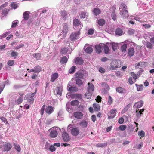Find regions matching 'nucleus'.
I'll return each instance as SVG.
<instances>
[{
	"mask_svg": "<svg viewBox=\"0 0 154 154\" xmlns=\"http://www.w3.org/2000/svg\"><path fill=\"white\" fill-rule=\"evenodd\" d=\"M36 93V92L33 93H29L26 94L25 97L24 99L25 100H31V101H32V102L34 101V99L32 98L34 96L35 94Z\"/></svg>",
	"mask_w": 154,
	"mask_h": 154,
	"instance_id": "9",
	"label": "nucleus"
},
{
	"mask_svg": "<svg viewBox=\"0 0 154 154\" xmlns=\"http://www.w3.org/2000/svg\"><path fill=\"white\" fill-rule=\"evenodd\" d=\"M23 100V98L21 97H19L18 99L17 100L16 103L18 104H20L21 103Z\"/></svg>",
	"mask_w": 154,
	"mask_h": 154,
	"instance_id": "49",
	"label": "nucleus"
},
{
	"mask_svg": "<svg viewBox=\"0 0 154 154\" xmlns=\"http://www.w3.org/2000/svg\"><path fill=\"white\" fill-rule=\"evenodd\" d=\"M69 90L71 91H76L78 90V88L75 87H70L69 88Z\"/></svg>",
	"mask_w": 154,
	"mask_h": 154,
	"instance_id": "59",
	"label": "nucleus"
},
{
	"mask_svg": "<svg viewBox=\"0 0 154 154\" xmlns=\"http://www.w3.org/2000/svg\"><path fill=\"white\" fill-rule=\"evenodd\" d=\"M61 16L62 18L65 20L67 17V14L64 10H62L60 12Z\"/></svg>",
	"mask_w": 154,
	"mask_h": 154,
	"instance_id": "19",
	"label": "nucleus"
},
{
	"mask_svg": "<svg viewBox=\"0 0 154 154\" xmlns=\"http://www.w3.org/2000/svg\"><path fill=\"white\" fill-rule=\"evenodd\" d=\"M143 102L142 101H140L135 103L134 106L137 108H139L142 107L143 105Z\"/></svg>",
	"mask_w": 154,
	"mask_h": 154,
	"instance_id": "22",
	"label": "nucleus"
},
{
	"mask_svg": "<svg viewBox=\"0 0 154 154\" xmlns=\"http://www.w3.org/2000/svg\"><path fill=\"white\" fill-rule=\"evenodd\" d=\"M24 45V44L22 43L19 44L17 46L15 47V49L16 50H18L22 47H23Z\"/></svg>",
	"mask_w": 154,
	"mask_h": 154,
	"instance_id": "58",
	"label": "nucleus"
},
{
	"mask_svg": "<svg viewBox=\"0 0 154 154\" xmlns=\"http://www.w3.org/2000/svg\"><path fill=\"white\" fill-rule=\"evenodd\" d=\"M14 60H10L8 61L7 64L9 66H12L14 64Z\"/></svg>",
	"mask_w": 154,
	"mask_h": 154,
	"instance_id": "57",
	"label": "nucleus"
},
{
	"mask_svg": "<svg viewBox=\"0 0 154 154\" xmlns=\"http://www.w3.org/2000/svg\"><path fill=\"white\" fill-rule=\"evenodd\" d=\"M79 101L76 100L72 101L70 102L71 105L73 106H75L79 105Z\"/></svg>",
	"mask_w": 154,
	"mask_h": 154,
	"instance_id": "36",
	"label": "nucleus"
},
{
	"mask_svg": "<svg viewBox=\"0 0 154 154\" xmlns=\"http://www.w3.org/2000/svg\"><path fill=\"white\" fill-rule=\"evenodd\" d=\"M117 44L115 43L112 44V48L114 51H115L117 48Z\"/></svg>",
	"mask_w": 154,
	"mask_h": 154,
	"instance_id": "61",
	"label": "nucleus"
},
{
	"mask_svg": "<svg viewBox=\"0 0 154 154\" xmlns=\"http://www.w3.org/2000/svg\"><path fill=\"white\" fill-rule=\"evenodd\" d=\"M80 34V31L77 32H74L72 33L70 35V38L71 41H74L79 38Z\"/></svg>",
	"mask_w": 154,
	"mask_h": 154,
	"instance_id": "4",
	"label": "nucleus"
},
{
	"mask_svg": "<svg viewBox=\"0 0 154 154\" xmlns=\"http://www.w3.org/2000/svg\"><path fill=\"white\" fill-rule=\"evenodd\" d=\"M116 90L117 92L122 94H124L127 92V90L120 87H117Z\"/></svg>",
	"mask_w": 154,
	"mask_h": 154,
	"instance_id": "12",
	"label": "nucleus"
},
{
	"mask_svg": "<svg viewBox=\"0 0 154 154\" xmlns=\"http://www.w3.org/2000/svg\"><path fill=\"white\" fill-rule=\"evenodd\" d=\"M76 77V83L79 86L82 85L83 83L82 80L84 74L81 71H78L75 74Z\"/></svg>",
	"mask_w": 154,
	"mask_h": 154,
	"instance_id": "2",
	"label": "nucleus"
},
{
	"mask_svg": "<svg viewBox=\"0 0 154 154\" xmlns=\"http://www.w3.org/2000/svg\"><path fill=\"white\" fill-rule=\"evenodd\" d=\"M11 7L12 9H15L17 8L18 5L16 2H13L11 3Z\"/></svg>",
	"mask_w": 154,
	"mask_h": 154,
	"instance_id": "37",
	"label": "nucleus"
},
{
	"mask_svg": "<svg viewBox=\"0 0 154 154\" xmlns=\"http://www.w3.org/2000/svg\"><path fill=\"white\" fill-rule=\"evenodd\" d=\"M12 144L10 142L6 143L4 144L1 148H3V151L8 152L10 151L12 148Z\"/></svg>",
	"mask_w": 154,
	"mask_h": 154,
	"instance_id": "5",
	"label": "nucleus"
},
{
	"mask_svg": "<svg viewBox=\"0 0 154 154\" xmlns=\"http://www.w3.org/2000/svg\"><path fill=\"white\" fill-rule=\"evenodd\" d=\"M138 135L139 136L143 137L145 136V133L143 130L140 131L138 132Z\"/></svg>",
	"mask_w": 154,
	"mask_h": 154,
	"instance_id": "44",
	"label": "nucleus"
},
{
	"mask_svg": "<svg viewBox=\"0 0 154 154\" xmlns=\"http://www.w3.org/2000/svg\"><path fill=\"white\" fill-rule=\"evenodd\" d=\"M75 67L74 66H72L69 70V73H74L75 70Z\"/></svg>",
	"mask_w": 154,
	"mask_h": 154,
	"instance_id": "45",
	"label": "nucleus"
},
{
	"mask_svg": "<svg viewBox=\"0 0 154 154\" xmlns=\"http://www.w3.org/2000/svg\"><path fill=\"white\" fill-rule=\"evenodd\" d=\"M45 108V104L44 105L41 109L40 110V112L41 115H43L44 113V111Z\"/></svg>",
	"mask_w": 154,
	"mask_h": 154,
	"instance_id": "48",
	"label": "nucleus"
},
{
	"mask_svg": "<svg viewBox=\"0 0 154 154\" xmlns=\"http://www.w3.org/2000/svg\"><path fill=\"white\" fill-rule=\"evenodd\" d=\"M134 53V49L131 47L128 50V55L130 57L133 56Z\"/></svg>",
	"mask_w": 154,
	"mask_h": 154,
	"instance_id": "20",
	"label": "nucleus"
},
{
	"mask_svg": "<svg viewBox=\"0 0 154 154\" xmlns=\"http://www.w3.org/2000/svg\"><path fill=\"white\" fill-rule=\"evenodd\" d=\"M93 12L95 15L97 16L101 13V11L98 8H95L93 9Z\"/></svg>",
	"mask_w": 154,
	"mask_h": 154,
	"instance_id": "18",
	"label": "nucleus"
},
{
	"mask_svg": "<svg viewBox=\"0 0 154 154\" xmlns=\"http://www.w3.org/2000/svg\"><path fill=\"white\" fill-rule=\"evenodd\" d=\"M93 107L94 110L96 111H99L100 110V106L98 104L94 103L93 104Z\"/></svg>",
	"mask_w": 154,
	"mask_h": 154,
	"instance_id": "27",
	"label": "nucleus"
},
{
	"mask_svg": "<svg viewBox=\"0 0 154 154\" xmlns=\"http://www.w3.org/2000/svg\"><path fill=\"white\" fill-rule=\"evenodd\" d=\"M135 86L137 87V91H142L143 88V86L142 84H140V85L137 84H135Z\"/></svg>",
	"mask_w": 154,
	"mask_h": 154,
	"instance_id": "26",
	"label": "nucleus"
},
{
	"mask_svg": "<svg viewBox=\"0 0 154 154\" xmlns=\"http://www.w3.org/2000/svg\"><path fill=\"white\" fill-rule=\"evenodd\" d=\"M145 45L146 47L148 48L152 49L153 48V45L150 42L146 43Z\"/></svg>",
	"mask_w": 154,
	"mask_h": 154,
	"instance_id": "42",
	"label": "nucleus"
},
{
	"mask_svg": "<svg viewBox=\"0 0 154 154\" xmlns=\"http://www.w3.org/2000/svg\"><path fill=\"white\" fill-rule=\"evenodd\" d=\"M33 56L34 58H35L37 60H39L41 57V54L39 53H35L33 54Z\"/></svg>",
	"mask_w": 154,
	"mask_h": 154,
	"instance_id": "40",
	"label": "nucleus"
},
{
	"mask_svg": "<svg viewBox=\"0 0 154 154\" xmlns=\"http://www.w3.org/2000/svg\"><path fill=\"white\" fill-rule=\"evenodd\" d=\"M27 70L29 72L39 73L42 71V68L39 65H37L33 69L29 70L27 69Z\"/></svg>",
	"mask_w": 154,
	"mask_h": 154,
	"instance_id": "6",
	"label": "nucleus"
},
{
	"mask_svg": "<svg viewBox=\"0 0 154 154\" xmlns=\"http://www.w3.org/2000/svg\"><path fill=\"white\" fill-rule=\"evenodd\" d=\"M92 93L91 92H88L85 94V97L88 99H90L91 98L92 96Z\"/></svg>",
	"mask_w": 154,
	"mask_h": 154,
	"instance_id": "41",
	"label": "nucleus"
},
{
	"mask_svg": "<svg viewBox=\"0 0 154 154\" xmlns=\"http://www.w3.org/2000/svg\"><path fill=\"white\" fill-rule=\"evenodd\" d=\"M54 110V107L49 106H47L45 109V112L49 115H50L53 113Z\"/></svg>",
	"mask_w": 154,
	"mask_h": 154,
	"instance_id": "11",
	"label": "nucleus"
},
{
	"mask_svg": "<svg viewBox=\"0 0 154 154\" xmlns=\"http://www.w3.org/2000/svg\"><path fill=\"white\" fill-rule=\"evenodd\" d=\"M9 10L8 9L5 8L2 11V14L5 16H6L8 14Z\"/></svg>",
	"mask_w": 154,
	"mask_h": 154,
	"instance_id": "43",
	"label": "nucleus"
},
{
	"mask_svg": "<svg viewBox=\"0 0 154 154\" xmlns=\"http://www.w3.org/2000/svg\"><path fill=\"white\" fill-rule=\"evenodd\" d=\"M113 99L110 96H109L108 97V103L110 105L113 102Z\"/></svg>",
	"mask_w": 154,
	"mask_h": 154,
	"instance_id": "54",
	"label": "nucleus"
},
{
	"mask_svg": "<svg viewBox=\"0 0 154 154\" xmlns=\"http://www.w3.org/2000/svg\"><path fill=\"white\" fill-rule=\"evenodd\" d=\"M97 23L99 26H101L105 24V21L103 19L101 18L98 20Z\"/></svg>",
	"mask_w": 154,
	"mask_h": 154,
	"instance_id": "29",
	"label": "nucleus"
},
{
	"mask_svg": "<svg viewBox=\"0 0 154 154\" xmlns=\"http://www.w3.org/2000/svg\"><path fill=\"white\" fill-rule=\"evenodd\" d=\"M94 32V30L92 29H90L88 31V34L89 35H92Z\"/></svg>",
	"mask_w": 154,
	"mask_h": 154,
	"instance_id": "60",
	"label": "nucleus"
},
{
	"mask_svg": "<svg viewBox=\"0 0 154 154\" xmlns=\"http://www.w3.org/2000/svg\"><path fill=\"white\" fill-rule=\"evenodd\" d=\"M116 109H112L110 112L111 115L108 116V119H110L114 118L116 116Z\"/></svg>",
	"mask_w": 154,
	"mask_h": 154,
	"instance_id": "16",
	"label": "nucleus"
},
{
	"mask_svg": "<svg viewBox=\"0 0 154 154\" xmlns=\"http://www.w3.org/2000/svg\"><path fill=\"white\" fill-rule=\"evenodd\" d=\"M79 131H80L78 128H74L72 129L71 133L73 135L76 136L79 134Z\"/></svg>",
	"mask_w": 154,
	"mask_h": 154,
	"instance_id": "14",
	"label": "nucleus"
},
{
	"mask_svg": "<svg viewBox=\"0 0 154 154\" xmlns=\"http://www.w3.org/2000/svg\"><path fill=\"white\" fill-rule=\"evenodd\" d=\"M123 32L122 29H117L115 31V33L116 35H121Z\"/></svg>",
	"mask_w": 154,
	"mask_h": 154,
	"instance_id": "35",
	"label": "nucleus"
},
{
	"mask_svg": "<svg viewBox=\"0 0 154 154\" xmlns=\"http://www.w3.org/2000/svg\"><path fill=\"white\" fill-rule=\"evenodd\" d=\"M87 15L86 12H82L80 16V18H85L87 17Z\"/></svg>",
	"mask_w": 154,
	"mask_h": 154,
	"instance_id": "51",
	"label": "nucleus"
},
{
	"mask_svg": "<svg viewBox=\"0 0 154 154\" xmlns=\"http://www.w3.org/2000/svg\"><path fill=\"white\" fill-rule=\"evenodd\" d=\"M58 77V75L57 73L53 74L50 79V81L52 82H54Z\"/></svg>",
	"mask_w": 154,
	"mask_h": 154,
	"instance_id": "23",
	"label": "nucleus"
},
{
	"mask_svg": "<svg viewBox=\"0 0 154 154\" xmlns=\"http://www.w3.org/2000/svg\"><path fill=\"white\" fill-rule=\"evenodd\" d=\"M103 48L104 49V53L106 54H108L109 51V48L108 46L107 45H104L103 47Z\"/></svg>",
	"mask_w": 154,
	"mask_h": 154,
	"instance_id": "39",
	"label": "nucleus"
},
{
	"mask_svg": "<svg viewBox=\"0 0 154 154\" xmlns=\"http://www.w3.org/2000/svg\"><path fill=\"white\" fill-rule=\"evenodd\" d=\"M127 9V6L125 4L122 3L121 4L119 8L120 14L123 18H125L129 16Z\"/></svg>",
	"mask_w": 154,
	"mask_h": 154,
	"instance_id": "1",
	"label": "nucleus"
},
{
	"mask_svg": "<svg viewBox=\"0 0 154 154\" xmlns=\"http://www.w3.org/2000/svg\"><path fill=\"white\" fill-rule=\"evenodd\" d=\"M88 92H91L92 93L94 90V86L92 83H88Z\"/></svg>",
	"mask_w": 154,
	"mask_h": 154,
	"instance_id": "17",
	"label": "nucleus"
},
{
	"mask_svg": "<svg viewBox=\"0 0 154 154\" xmlns=\"http://www.w3.org/2000/svg\"><path fill=\"white\" fill-rule=\"evenodd\" d=\"M53 128L50 129L51 132L49 134V136L51 138H56L58 135V132L57 131L54 130Z\"/></svg>",
	"mask_w": 154,
	"mask_h": 154,
	"instance_id": "7",
	"label": "nucleus"
},
{
	"mask_svg": "<svg viewBox=\"0 0 154 154\" xmlns=\"http://www.w3.org/2000/svg\"><path fill=\"white\" fill-rule=\"evenodd\" d=\"M121 61L117 60H113L110 63V69L114 70L116 68H119L121 66Z\"/></svg>",
	"mask_w": 154,
	"mask_h": 154,
	"instance_id": "3",
	"label": "nucleus"
},
{
	"mask_svg": "<svg viewBox=\"0 0 154 154\" xmlns=\"http://www.w3.org/2000/svg\"><path fill=\"white\" fill-rule=\"evenodd\" d=\"M131 107V105L130 104H128L125 107L124 109L123 110L122 112V113H124V112H126L128 109H129Z\"/></svg>",
	"mask_w": 154,
	"mask_h": 154,
	"instance_id": "46",
	"label": "nucleus"
},
{
	"mask_svg": "<svg viewBox=\"0 0 154 154\" xmlns=\"http://www.w3.org/2000/svg\"><path fill=\"white\" fill-rule=\"evenodd\" d=\"M107 145V143H98L96 145V146L98 147H103Z\"/></svg>",
	"mask_w": 154,
	"mask_h": 154,
	"instance_id": "38",
	"label": "nucleus"
},
{
	"mask_svg": "<svg viewBox=\"0 0 154 154\" xmlns=\"http://www.w3.org/2000/svg\"><path fill=\"white\" fill-rule=\"evenodd\" d=\"M83 60L80 57H77L75 60V63L81 65L83 63Z\"/></svg>",
	"mask_w": 154,
	"mask_h": 154,
	"instance_id": "21",
	"label": "nucleus"
},
{
	"mask_svg": "<svg viewBox=\"0 0 154 154\" xmlns=\"http://www.w3.org/2000/svg\"><path fill=\"white\" fill-rule=\"evenodd\" d=\"M28 12L27 11H26L23 13V17L25 20H28L29 17V14Z\"/></svg>",
	"mask_w": 154,
	"mask_h": 154,
	"instance_id": "30",
	"label": "nucleus"
},
{
	"mask_svg": "<svg viewBox=\"0 0 154 154\" xmlns=\"http://www.w3.org/2000/svg\"><path fill=\"white\" fill-rule=\"evenodd\" d=\"M63 139L64 142L69 141L71 139L69 135L66 132L64 131L62 134Z\"/></svg>",
	"mask_w": 154,
	"mask_h": 154,
	"instance_id": "8",
	"label": "nucleus"
},
{
	"mask_svg": "<svg viewBox=\"0 0 154 154\" xmlns=\"http://www.w3.org/2000/svg\"><path fill=\"white\" fill-rule=\"evenodd\" d=\"M0 119H1V120L4 123H5V124H8V122L5 118L3 117H0Z\"/></svg>",
	"mask_w": 154,
	"mask_h": 154,
	"instance_id": "55",
	"label": "nucleus"
},
{
	"mask_svg": "<svg viewBox=\"0 0 154 154\" xmlns=\"http://www.w3.org/2000/svg\"><path fill=\"white\" fill-rule=\"evenodd\" d=\"M95 48L96 51L97 53L100 54L101 52L102 48L101 46L99 45H96Z\"/></svg>",
	"mask_w": 154,
	"mask_h": 154,
	"instance_id": "24",
	"label": "nucleus"
},
{
	"mask_svg": "<svg viewBox=\"0 0 154 154\" xmlns=\"http://www.w3.org/2000/svg\"><path fill=\"white\" fill-rule=\"evenodd\" d=\"M127 47V45L126 44H124L122 45L120 48L122 52H125Z\"/></svg>",
	"mask_w": 154,
	"mask_h": 154,
	"instance_id": "33",
	"label": "nucleus"
},
{
	"mask_svg": "<svg viewBox=\"0 0 154 154\" xmlns=\"http://www.w3.org/2000/svg\"><path fill=\"white\" fill-rule=\"evenodd\" d=\"M68 50L69 49L67 48H61L60 52L62 54H66Z\"/></svg>",
	"mask_w": 154,
	"mask_h": 154,
	"instance_id": "32",
	"label": "nucleus"
},
{
	"mask_svg": "<svg viewBox=\"0 0 154 154\" xmlns=\"http://www.w3.org/2000/svg\"><path fill=\"white\" fill-rule=\"evenodd\" d=\"M15 149L18 152H20L21 150L20 146L18 144H14V145Z\"/></svg>",
	"mask_w": 154,
	"mask_h": 154,
	"instance_id": "50",
	"label": "nucleus"
},
{
	"mask_svg": "<svg viewBox=\"0 0 154 154\" xmlns=\"http://www.w3.org/2000/svg\"><path fill=\"white\" fill-rule=\"evenodd\" d=\"M68 59L66 56H64L60 58V62L63 64L66 63Z\"/></svg>",
	"mask_w": 154,
	"mask_h": 154,
	"instance_id": "31",
	"label": "nucleus"
},
{
	"mask_svg": "<svg viewBox=\"0 0 154 154\" xmlns=\"http://www.w3.org/2000/svg\"><path fill=\"white\" fill-rule=\"evenodd\" d=\"M18 53L17 52L14 51H12L11 53V55L12 57H15V58H16L18 56Z\"/></svg>",
	"mask_w": 154,
	"mask_h": 154,
	"instance_id": "53",
	"label": "nucleus"
},
{
	"mask_svg": "<svg viewBox=\"0 0 154 154\" xmlns=\"http://www.w3.org/2000/svg\"><path fill=\"white\" fill-rule=\"evenodd\" d=\"M68 28V27L67 23H64L63 26V29L62 31L61 32V34L63 36H65L66 35L67 33Z\"/></svg>",
	"mask_w": 154,
	"mask_h": 154,
	"instance_id": "10",
	"label": "nucleus"
},
{
	"mask_svg": "<svg viewBox=\"0 0 154 154\" xmlns=\"http://www.w3.org/2000/svg\"><path fill=\"white\" fill-rule=\"evenodd\" d=\"M57 94L58 95H59L60 96H61V95L62 94V90L61 88L60 87H58L57 88Z\"/></svg>",
	"mask_w": 154,
	"mask_h": 154,
	"instance_id": "52",
	"label": "nucleus"
},
{
	"mask_svg": "<svg viewBox=\"0 0 154 154\" xmlns=\"http://www.w3.org/2000/svg\"><path fill=\"white\" fill-rule=\"evenodd\" d=\"M87 122L86 121H82L79 123L80 126H81L83 128H86L87 126Z\"/></svg>",
	"mask_w": 154,
	"mask_h": 154,
	"instance_id": "28",
	"label": "nucleus"
},
{
	"mask_svg": "<svg viewBox=\"0 0 154 154\" xmlns=\"http://www.w3.org/2000/svg\"><path fill=\"white\" fill-rule=\"evenodd\" d=\"M73 24L75 28H76L77 26L81 27V22L78 19L75 18L73 20Z\"/></svg>",
	"mask_w": 154,
	"mask_h": 154,
	"instance_id": "15",
	"label": "nucleus"
},
{
	"mask_svg": "<svg viewBox=\"0 0 154 154\" xmlns=\"http://www.w3.org/2000/svg\"><path fill=\"white\" fill-rule=\"evenodd\" d=\"M126 128V126L125 125H121L119 127V130L122 131H124Z\"/></svg>",
	"mask_w": 154,
	"mask_h": 154,
	"instance_id": "47",
	"label": "nucleus"
},
{
	"mask_svg": "<svg viewBox=\"0 0 154 154\" xmlns=\"http://www.w3.org/2000/svg\"><path fill=\"white\" fill-rule=\"evenodd\" d=\"M51 152H54L55 151L56 148L54 145H51L50 146L49 149Z\"/></svg>",
	"mask_w": 154,
	"mask_h": 154,
	"instance_id": "56",
	"label": "nucleus"
},
{
	"mask_svg": "<svg viewBox=\"0 0 154 154\" xmlns=\"http://www.w3.org/2000/svg\"><path fill=\"white\" fill-rule=\"evenodd\" d=\"M131 75L133 76V77L134 79L136 80L137 79V75L135 74L134 72H131Z\"/></svg>",
	"mask_w": 154,
	"mask_h": 154,
	"instance_id": "62",
	"label": "nucleus"
},
{
	"mask_svg": "<svg viewBox=\"0 0 154 154\" xmlns=\"http://www.w3.org/2000/svg\"><path fill=\"white\" fill-rule=\"evenodd\" d=\"M74 117L77 119H81L83 116V114L81 112L77 111L73 113Z\"/></svg>",
	"mask_w": 154,
	"mask_h": 154,
	"instance_id": "13",
	"label": "nucleus"
},
{
	"mask_svg": "<svg viewBox=\"0 0 154 154\" xmlns=\"http://www.w3.org/2000/svg\"><path fill=\"white\" fill-rule=\"evenodd\" d=\"M85 51L86 53L90 54L92 52L93 49L92 47L89 46L86 47V46H85Z\"/></svg>",
	"mask_w": 154,
	"mask_h": 154,
	"instance_id": "25",
	"label": "nucleus"
},
{
	"mask_svg": "<svg viewBox=\"0 0 154 154\" xmlns=\"http://www.w3.org/2000/svg\"><path fill=\"white\" fill-rule=\"evenodd\" d=\"M116 10V8H114L113 12H112L111 14V17L112 19L114 20L115 21L117 19V16L115 13V10Z\"/></svg>",
	"mask_w": 154,
	"mask_h": 154,
	"instance_id": "34",
	"label": "nucleus"
},
{
	"mask_svg": "<svg viewBox=\"0 0 154 154\" xmlns=\"http://www.w3.org/2000/svg\"><path fill=\"white\" fill-rule=\"evenodd\" d=\"M102 98L100 96H97L96 98V101L98 102H100L101 101Z\"/></svg>",
	"mask_w": 154,
	"mask_h": 154,
	"instance_id": "63",
	"label": "nucleus"
},
{
	"mask_svg": "<svg viewBox=\"0 0 154 154\" xmlns=\"http://www.w3.org/2000/svg\"><path fill=\"white\" fill-rule=\"evenodd\" d=\"M128 32L129 35H131L134 33V31L133 29H130L128 30Z\"/></svg>",
	"mask_w": 154,
	"mask_h": 154,
	"instance_id": "64",
	"label": "nucleus"
}]
</instances>
